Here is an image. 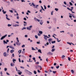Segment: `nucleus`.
Wrapping results in <instances>:
<instances>
[{"instance_id": "obj_1", "label": "nucleus", "mask_w": 76, "mask_h": 76, "mask_svg": "<svg viewBox=\"0 0 76 76\" xmlns=\"http://www.w3.org/2000/svg\"><path fill=\"white\" fill-rule=\"evenodd\" d=\"M32 5H33V7L34 8H35V9H37L38 7L39 6V5H35V4H34V3H31V4L30 5V6H32Z\"/></svg>"}, {"instance_id": "obj_2", "label": "nucleus", "mask_w": 76, "mask_h": 76, "mask_svg": "<svg viewBox=\"0 0 76 76\" xmlns=\"http://www.w3.org/2000/svg\"><path fill=\"white\" fill-rule=\"evenodd\" d=\"M3 54L4 57H7L9 55V54L7 53L6 52H4L3 53Z\"/></svg>"}, {"instance_id": "obj_3", "label": "nucleus", "mask_w": 76, "mask_h": 76, "mask_svg": "<svg viewBox=\"0 0 76 76\" xmlns=\"http://www.w3.org/2000/svg\"><path fill=\"white\" fill-rule=\"evenodd\" d=\"M7 34H6L4 36H3L1 38V40H3V39H4V38H6V37H7Z\"/></svg>"}, {"instance_id": "obj_4", "label": "nucleus", "mask_w": 76, "mask_h": 76, "mask_svg": "<svg viewBox=\"0 0 76 76\" xmlns=\"http://www.w3.org/2000/svg\"><path fill=\"white\" fill-rule=\"evenodd\" d=\"M34 19L35 20V21H37L38 22H40V20L37 19L36 17L34 18Z\"/></svg>"}, {"instance_id": "obj_5", "label": "nucleus", "mask_w": 76, "mask_h": 76, "mask_svg": "<svg viewBox=\"0 0 76 76\" xmlns=\"http://www.w3.org/2000/svg\"><path fill=\"white\" fill-rule=\"evenodd\" d=\"M43 36H44V38L45 40H47V36L45 35H43Z\"/></svg>"}, {"instance_id": "obj_6", "label": "nucleus", "mask_w": 76, "mask_h": 76, "mask_svg": "<svg viewBox=\"0 0 76 76\" xmlns=\"http://www.w3.org/2000/svg\"><path fill=\"white\" fill-rule=\"evenodd\" d=\"M25 72H26V71H27V72H30V73L29 74V75H32V72H30L28 70H27V69H26L25 70Z\"/></svg>"}, {"instance_id": "obj_7", "label": "nucleus", "mask_w": 76, "mask_h": 76, "mask_svg": "<svg viewBox=\"0 0 76 76\" xmlns=\"http://www.w3.org/2000/svg\"><path fill=\"white\" fill-rule=\"evenodd\" d=\"M47 54H48L49 55H53V54L51 52H49Z\"/></svg>"}, {"instance_id": "obj_8", "label": "nucleus", "mask_w": 76, "mask_h": 76, "mask_svg": "<svg viewBox=\"0 0 76 76\" xmlns=\"http://www.w3.org/2000/svg\"><path fill=\"white\" fill-rule=\"evenodd\" d=\"M16 44L17 45H20V43L19 42H16Z\"/></svg>"}, {"instance_id": "obj_9", "label": "nucleus", "mask_w": 76, "mask_h": 76, "mask_svg": "<svg viewBox=\"0 0 76 76\" xmlns=\"http://www.w3.org/2000/svg\"><path fill=\"white\" fill-rule=\"evenodd\" d=\"M6 18L7 19V20H10V19L7 18L8 17V16H7V14H6Z\"/></svg>"}, {"instance_id": "obj_10", "label": "nucleus", "mask_w": 76, "mask_h": 76, "mask_svg": "<svg viewBox=\"0 0 76 76\" xmlns=\"http://www.w3.org/2000/svg\"><path fill=\"white\" fill-rule=\"evenodd\" d=\"M39 23L40 24V25H42V24H43V22H42V20H40Z\"/></svg>"}, {"instance_id": "obj_11", "label": "nucleus", "mask_w": 76, "mask_h": 76, "mask_svg": "<svg viewBox=\"0 0 76 76\" xmlns=\"http://www.w3.org/2000/svg\"><path fill=\"white\" fill-rule=\"evenodd\" d=\"M9 47L10 48H11V49H15V48L13 47V46H10Z\"/></svg>"}, {"instance_id": "obj_12", "label": "nucleus", "mask_w": 76, "mask_h": 76, "mask_svg": "<svg viewBox=\"0 0 76 76\" xmlns=\"http://www.w3.org/2000/svg\"><path fill=\"white\" fill-rule=\"evenodd\" d=\"M31 28H30L29 27H27V29H28V30H29V31L31 30Z\"/></svg>"}, {"instance_id": "obj_13", "label": "nucleus", "mask_w": 76, "mask_h": 76, "mask_svg": "<svg viewBox=\"0 0 76 76\" xmlns=\"http://www.w3.org/2000/svg\"><path fill=\"white\" fill-rule=\"evenodd\" d=\"M14 51H15V50H10V53H13Z\"/></svg>"}, {"instance_id": "obj_14", "label": "nucleus", "mask_w": 76, "mask_h": 76, "mask_svg": "<svg viewBox=\"0 0 76 76\" xmlns=\"http://www.w3.org/2000/svg\"><path fill=\"white\" fill-rule=\"evenodd\" d=\"M38 52L39 53H42V52H41V50L40 49H39L38 50Z\"/></svg>"}, {"instance_id": "obj_15", "label": "nucleus", "mask_w": 76, "mask_h": 76, "mask_svg": "<svg viewBox=\"0 0 76 76\" xmlns=\"http://www.w3.org/2000/svg\"><path fill=\"white\" fill-rule=\"evenodd\" d=\"M55 50H56V49H55V48H54L52 49L51 51L52 52H54V51Z\"/></svg>"}, {"instance_id": "obj_16", "label": "nucleus", "mask_w": 76, "mask_h": 76, "mask_svg": "<svg viewBox=\"0 0 76 76\" xmlns=\"http://www.w3.org/2000/svg\"><path fill=\"white\" fill-rule=\"evenodd\" d=\"M12 61H13V63H15V61H16V59H13L12 60Z\"/></svg>"}, {"instance_id": "obj_17", "label": "nucleus", "mask_w": 76, "mask_h": 76, "mask_svg": "<svg viewBox=\"0 0 76 76\" xmlns=\"http://www.w3.org/2000/svg\"><path fill=\"white\" fill-rule=\"evenodd\" d=\"M3 42L4 44H7V42H6V41L5 40H4Z\"/></svg>"}, {"instance_id": "obj_18", "label": "nucleus", "mask_w": 76, "mask_h": 76, "mask_svg": "<svg viewBox=\"0 0 76 76\" xmlns=\"http://www.w3.org/2000/svg\"><path fill=\"white\" fill-rule=\"evenodd\" d=\"M51 43L52 44H54V43H56V41H52L51 42Z\"/></svg>"}, {"instance_id": "obj_19", "label": "nucleus", "mask_w": 76, "mask_h": 76, "mask_svg": "<svg viewBox=\"0 0 76 76\" xmlns=\"http://www.w3.org/2000/svg\"><path fill=\"white\" fill-rule=\"evenodd\" d=\"M15 57V55H14V53H13L12 55V57Z\"/></svg>"}, {"instance_id": "obj_20", "label": "nucleus", "mask_w": 76, "mask_h": 76, "mask_svg": "<svg viewBox=\"0 0 76 76\" xmlns=\"http://www.w3.org/2000/svg\"><path fill=\"white\" fill-rule=\"evenodd\" d=\"M52 39L51 38L49 39L48 40V41H49V42H51V41Z\"/></svg>"}, {"instance_id": "obj_21", "label": "nucleus", "mask_w": 76, "mask_h": 76, "mask_svg": "<svg viewBox=\"0 0 76 76\" xmlns=\"http://www.w3.org/2000/svg\"><path fill=\"white\" fill-rule=\"evenodd\" d=\"M64 57H66V56L64 55H63L62 56V58H64Z\"/></svg>"}, {"instance_id": "obj_22", "label": "nucleus", "mask_w": 76, "mask_h": 76, "mask_svg": "<svg viewBox=\"0 0 76 76\" xmlns=\"http://www.w3.org/2000/svg\"><path fill=\"white\" fill-rule=\"evenodd\" d=\"M39 34H42V31H39Z\"/></svg>"}, {"instance_id": "obj_23", "label": "nucleus", "mask_w": 76, "mask_h": 76, "mask_svg": "<svg viewBox=\"0 0 76 76\" xmlns=\"http://www.w3.org/2000/svg\"><path fill=\"white\" fill-rule=\"evenodd\" d=\"M16 39L17 42H19V39H18V38L17 37Z\"/></svg>"}, {"instance_id": "obj_24", "label": "nucleus", "mask_w": 76, "mask_h": 76, "mask_svg": "<svg viewBox=\"0 0 76 76\" xmlns=\"http://www.w3.org/2000/svg\"><path fill=\"white\" fill-rule=\"evenodd\" d=\"M69 3L70 6H73V4H72V3L71 2H69Z\"/></svg>"}, {"instance_id": "obj_25", "label": "nucleus", "mask_w": 76, "mask_h": 76, "mask_svg": "<svg viewBox=\"0 0 76 76\" xmlns=\"http://www.w3.org/2000/svg\"><path fill=\"white\" fill-rule=\"evenodd\" d=\"M12 26L13 27H16L17 26V25H13Z\"/></svg>"}, {"instance_id": "obj_26", "label": "nucleus", "mask_w": 76, "mask_h": 76, "mask_svg": "<svg viewBox=\"0 0 76 76\" xmlns=\"http://www.w3.org/2000/svg\"><path fill=\"white\" fill-rule=\"evenodd\" d=\"M37 66H38L39 67H40L41 69H42V67H41V66H39L38 65H37Z\"/></svg>"}, {"instance_id": "obj_27", "label": "nucleus", "mask_w": 76, "mask_h": 76, "mask_svg": "<svg viewBox=\"0 0 76 76\" xmlns=\"http://www.w3.org/2000/svg\"><path fill=\"white\" fill-rule=\"evenodd\" d=\"M18 73L19 75H21V74L22 73V72H18Z\"/></svg>"}, {"instance_id": "obj_28", "label": "nucleus", "mask_w": 76, "mask_h": 76, "mask_svg": "<svg viewBox=\"0 0 76 76\" xmlns=\"http://www.w3.org/2000/svg\"><path fill=\"white\" fill-rule=\"evenodd\" d=\"M72 16L74 18H75V15L74 14H72Z\"/></svg>"}, {"instance_id": "obj_29", "label": "nucleus", "mask_w": 76, "mask_h": 76, "mask_svg": "<svg viewBox=\"0 0 76 76\" xmlns=\"http://www.w3.org/2000/svg\"><path fill=\"white\" fill-rule=\"evenodd\" d=\"M53 73H54V74H56V73H57V71H53Z\"/></svg>"}, {"instance_id": "obj_30", "label": "nucleus", "mask_w": 76, "mask_h": 76, "mask_svg": "<svg viewBox=\"0 0 76 76\" xmlns=\"http://www.w3.org/2000/svg\"><path fill=\"white\" fill-rule=\"evenodd\" d=\"M71 58H70L69 57L68 58V60H69V61H70L71 60Z\"/></svg>"}, {"instance_id": "obj_31", "label": "nucleus", "mask_w": 76, "mask_h": 76, "mask_svg": "<svg viewBox=\"0 0 76 76\" xmlns=\"http://www.w3.org/2000/svg\"><path fill=\"white\" fill-rule=\"evenodd\" d=\"M24 29H26V27H23L22 29V30H24Z\"/></svg>"}, {"instance_id": "obj_32", "label": "nucleus", "mask_w": 76, "mask_h": 76, "mask_svg": "<svg viewBox=\"0 0 76 76\" xmlns=\"http://www.w3.org/2000/svg\"><path fill=\"white\" fill-rule=\"evenodd\" d=\"M55 10H56V11H58V8H55Z\"/></svg>"}, {"instance_id": "obj_33", "label": "nucleus", "mask_w": 76, "mask_h": 76, "mask_svg": "<svg viewBox=\"0 0 76 76\" xmlns=\"http://www.w3.org/2000/svg\"><path fill=\"white\" fill-rule=\"evenodd\" d=\"M31 50H36V49H34V48L33 47H32Z\"/></svg>"}, {"instance_id": "obj_34", "label": "nucleus", "mask_w": 76, "mask_h": 76, "mask_svg": "<svg viewBox=\"0 0 76 76\" xmlns=\"http://www.w3.org/2000/svg\"><path fill=\"white\" fill-rule=\"evenodd\" d=\"M67 44H69L70 45H72V44H71L72 43L69 42H67Z\"/></svg>"}, {"instance_id": "obj_35", "label": "nucleus", "mask_w": 76, "mask_h": 76, "mask_svg": "<svg viewBox=\"0 0 76 76\" xmlns=\"http://www.w3.org/2000/svg\"><path fill=\"white\" fill-rule=\"evenodd\" d=\"M34 73L35 75H36V74H37V72L35 71H34Z\"/></svg>"}, {"instance_id": "obj_36", "label": "nucleus", "mask_w": 76, "mask_h": 76, "mask_svg": "<svg viewBox=\"0 0 76 76\" xmlns=\"http://www.w3.org/2000/svg\"><path fill=\"white\" fill-rule=\"evenodd\" d=\"M12 26V24H8V27H10V26Z\"/></svg>"}, {"instance_id": "obj_37", "label": "nucleus", "mask_w": 76, "mask_h": 76, "mask_svg": "<svg viewBox=\"0 0 76 76\" xmlns=\"http://www.w3.org/2000/svg\"><path fill=\"white\" fill-rule=\"evenodd\" d=\"M9 48H8L7 50V53H9Z\"/></svg>"}, {"instance_id": "obj_38", "label": "nucleus", "mask_w": 76, "mask_h": 76, "mask_svg": "<svg viewBox=\"0 0 76 76\" xmlns=\"http://www.w3.org/2000/svg\"><path fill=\"white\" fill-rule=\"evenodd\" d=\"M6 2H7V3H8V5H10V2L9 1H7Z\"/></svg>"}, {"instance_id": "obj_39", "label": "nucleus", "mask_w": 76, "mask_h": 76, "mask_svg": "<svg viewBox=\"0 0 76 76\" xmlns=\"http://www.w3.org/2000/svg\"><path fill=\"white\" fill-rule=\"evenodd\" d=\"M20 67L21 69H25V67H24L21 66H20Z\"/></svg>"}, {"instance_id": "obj_40", "label": "nucleus", "mask_w": 76, "mask_h": 76, "mask_svg": "<svg viewBox=\"0 0 76 76\" xmlns=\"http://www.w3.org/2000/svg\"><path fill=\"white\" fill-rule=\"evenodd\" d=\"M38 18H39V19H42V17H40V16H39V15L38 16Z\"/></svg>"}, {"instance_id": "obj_41", "label": "nucleus", "mask_w": 76, "mask_h": 76, "mask_svg": "<svg viewBox=\"0 0 76 76\" xmlns=\"http://www.w3.org/2000/svg\"><path fill=\"white\" fill-rule=\"evenodd\" d=\"M11 66H14V64H11Z\"/></svg>"}, {"instance_id": "obj_42", "label": "nucleus", "mask_w": 76, "mask_h": 76, "mask_svg": "<svg viewBox=\"0 0 76 76\" xmlns=\"http://www.w3.org/2000/svg\"><path fill=\"white\" fill-rule=\"evenodd\" d=\"M71 72L72 73H74V71H73V70H72L71 71Z\"/></svg>"}, {"instance_id": "obj_43", "label": "nucleus", "mask_w": 76, "mask_h": 76, "mask_svg": "<svg viewBox=\"0 0 76 76\" xmlns=\"http://www.w3.org/2000/svg\"><path fill=\"white\" fill-rule=\"evenodd\" d=\"M31 61V58H30L29 59V61H28V62H32V61Z\"/></svg>"}, {"instance_id": "obj_44", "label": "nucleus", "mask_w": 76, "mask_h": 76, "mask_svg": "<svg viewBox=\"0 0 76 76\" xmlns=\"http://www.w3.org/2000/svg\"><path fill=\"white\" fill-rule=\"evenodd\" d=\"M25 47V46L24 45H23L22 46V48H23V47Z\"/></svg>"}, {"instance_id": "obj_45", "label": "nucleus", "mask_w": 76, "mask_h": 76, "mask_svg": "<svg viewBox=\"0 0 76 76\" xmlns=\"http://www.w3.org/2000/svg\"><path fill=\"white\" fill-rule=\"evenodd\" d=\"M7 68H4V71H5V72H6V71H7Z\"/></svg>"}, {"instance_id": "obj_46", "label": "nucleus", "mask_w": 76, "mask_h": 76, "mask_svg": "<svg viewBox=\"0 0 76 76\" xmlns=\"http://www.w3.org/2000/svg\"><path fill=\"white\" fill-rule=\"evenodd\" d=\"M35 38H37V39L38 38V36H37V35H35Z\"/></svg>"}, {"instance_id": "obj_47", "label": "nucleus", "mask_w": 76, "mask_h": 76, "mask_svg": "<svg viewBox=\"0 0 76 76\" xmlns=\"http://www.w3.org/2000/svg\"><path fill=\"white\" fill-rule=\"evenodd\" d=\"M13 10H14V12L15 13H17V12L16 11V10L14 9Z\"/></svg>"}, {"instance_id": "obj_48", "label": "nucleus", "mask_w": 76, "mask_h": 76, "mask_svg": "<svg viewBox=\"0 0 76 76\" xmlns=\"http://www.w3.org/2000/svg\"><path fill=\"white\" fill-rule=\"evenodd\" d=\"M36 64H39V62H37L36 63Z\"/></svg>"}, {"instance_id": "obj_49", "label": "nucleus", "mask_w": 76, "mask_h": 76, "mask_svg": "<svg viewBox=\"0 0 76 76\" xmlns=\"http://www.w3.org/2000/svg\"><path fill=\"white\" fill-rule=\"evenodd\" d=\"M37 72L38 73H41V71H39V70H37Z\"/></svg>"}, {"instance_id": "obj_50", "label": "nucleus", "mask_w": 76, "mask_h": 76, "mask_svg": "<svg viewBox=\"0 0 76 76\" xmlns=\"http://www.w3.org/2000/svg\"><path fill=\"white\" fill-rule=\"evenodd\" d=\"M64 4H65V5H66V4H67L66 3V1H64Z\"/></svg>"}, {"instance_id": "obj_51", "label": "nucleus", "mask_w": 76, "mask_h": 76, "mask_svg": "<svg viewBox=\"0 0 76 76\" xmlns=\"http://www.w3.org/2000/svg\"><path fill=\"white\" fill-rule=\"evenodd\" d=\"M59 67L60 66H56V69H58V68H59Z\"/></svg>"}, {"instance_id": "obj_52", "label": "nucleus", "mask_w": 76, "mask_h": 76, "mask_svg": "<svg viewBox=\"0 0 76 76\" xmlns=\"http://www.w3.org/2000/svg\"><path fill=\"white\" fill-rule=\"evenodd\" d=\"M7 75H8V76H10V74H9V73H7Z\"/></svg>"}, {"instance_id": "obj_53", "label": "nucleus", "mask_w": 76, "mask_h": 76, "mask_svg": "<svg viewBox=\"0 0 76 76\" xmlns=\"http://www.w3.org/2000/svg\"><path fill=\"white\" fill-rule=\"evenodd\" d=\"M57 40L58 42H60V41H61V40L58 41V38H57Z\"/></svg>"}, {"instance_id": "obj_54", "label": "nucleus", "mask_w": 76, "mask_h": 76, "mask_svg": "<svg viewBox=\"0 0 76 76\" xmlns=\"http://www.w3.org/2000/svg\"><path fill=\"white\" fill-rule=\"evenodd\" d=\"M21 2H25V1H24V0H21Z\"/></svg>"}, {"instance_id": "obj_55", "label": "nucleus", "mask_w": 76, "mask_h": 76, "mask_svg": "<svg viewBox=\"0 0 76 76\" xmlns=\"http://www.w3.org/2000/svg\"><path fill=\"white\" fill-rule=\"evenodd\" d=\"M10 12H11V13H13V10H9Z\"/></svg>"}, {"instance_id": "obj_56", "label": "nucleus", "mask_w": 76, "mask_h": 76, "mask_svg": "<svg viewBox=\"0 0 76 76\" xmlns=\"http://www.w3.org/2000/svg\"><path fill=\"white\" fill-rule=\"evenodd\" d=\"M44 9H47V7H46V6H45V5H44Z\"/></svg>"}, {"instance_id": "obj_57", "label": "nucleus", "mask_w": 76, "mask_h": 76, "mask_svg": "<svg viewBox=\"0 0 76 76\" xmlns=\"http://www.w3.org/2000/svg\"><path fill=\"white\" fill-rule=\"evenodd\" d=\"M37 43L38 44H40V43L39 42H37Z\"/></svg>"}, {"instance_id": "obj_58", "label": "nucleus", "mask_w": 76, "mask_h": 76, "mask_svg": "<svg viewBox=\"0 0 76 76\" xmlns=\"http://www.w3.org/2000/svg\"><path fill=\"white\" fill-rule=\"evenodd\" d=\"M48 29H51V26L48 27Z\"/></svg>"}, {"instance_id": "obj_59", "label": "nucleus", "mask_w": 76, "mask_h": 76, "mask_svg": "<svg viewBox=\"0 0 76 76\" xmlns=\"http://www.w3.org/2000/svg\"><path fill=\"white\" fill-rule=\"evenodd\" d=\"M25 37H26V38H27V37H28V35H25Z\"/></svg>"}, {"instance_id": "obj_60", "label": "nucleus", "mask_w": 76, "mask_h": 76, "mask_svg": "<svg viewBox=\"0 0 76 76\" xmlns=\"http://www.w3.org/2000/svg\"><path fill=\"white\" fill-rule=\"evenodd\" d=\"M24 53H25V51H22L21 52V53H22V54H24Z\"/></svg>"}, {"instance_id": "obj_61", "label": "nucleus", "mask_w": 76, "mask_h": 76, "mask_svg": "<svg viewBox=\"0 0 76 76\" xmlns=\"http://www.w3.org/2000/svg\"><path fill=\"white\" fill-rule=\"evenodd\" d=\"M4 14H5L6 13V11H4L3 12Z\"/></svg>"}, {"instance_id": "obj_62", "label": "nucleus", "mask_w": 76, "mask_h": 76, "mask_svg": "<svg viewBox=\"0 0 76 76\" xmlns=\"http://www.w3.org/2000/svg\"><path fill=\"white\" fill-rule=\"evenodd\" d=\"M33 60H35V58L33 57Z\"/></svg>"}, {"instance_id": "obj_63", "label": "nucleus", "mask_w": 76, "mask_h": 76, "mask_svg": "<svg viewBox=\"0 0 76 76\" xmlns=\"http://www.w3.org/2000/svg\"><path fill=\"white\" fill-rule=\"evenodd\" d=\"M39 3H42V1H41V0H40L39 1Z\"/></svg>"}, {"instance_id": "obj_64", "label": "nucleus", "mask_w": 76, "mask_h": 76, "mask_svg": "<svg viewBox=\"0 0 76 76\" xmlns=\"http://www.w3.org/2000/svg\"><path fill=\"white\" fill-rule=\"evenodd\" d=\"M35 68L36 69H38V66H35Z\"/></svg>"}]
</instances>
